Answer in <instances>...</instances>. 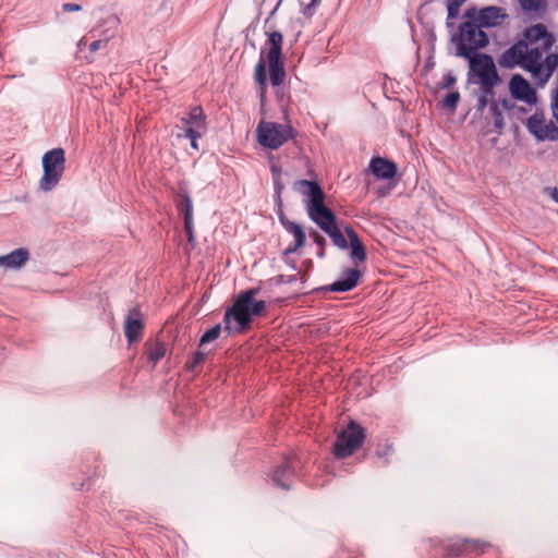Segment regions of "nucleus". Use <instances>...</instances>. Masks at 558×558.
Masks as SVG:
<instances>
[{
  "label": "nucleus",
  "instance_id": "nucleus-1",
  "mask_svg": "<svg viewBox=\"0 0 558 558\" xmlns=\"http://www.w3.org/2000/svg\"><path fill=\"white\" fill-rule=\"evenodd\" d=\"M555 37L544 24L527 27L523 38L506 49L498 58L501 68L520 66L539 85L548 82L558 65V54L547 53Z\"/></svg>",
  "mask_w": 558,
  "mask_h": 558
},
{
  "label": "nucleus",
  "instance_id": "nucleus-2",
  "mask_svg": "<svg viewBox=\"0 0 558 558\" xmlns=\"http://www.w3.org/2000/svg\"><path fill=\"white\" fill-rule=\"evenodd\" d=\"M296 190L306 197V210L308 217L314 221L326 234L329 235L331 242L338 248L344 251L350 248V257L357 263L366 260V248L361 242L357 233L350 227L344 228L345 235L337 226V219L330 208L325 205V193L316 181L299 180L295 183Z\"/></svg>",
  "mask_w": 558,
  "mask_h": 558
},
{
  "label": "nucleus",
  "instance_id": "nucleus-3",
  "mask_svg": "<svg viewBox=\"0 0 558 558\" xmlns=\"http://www.w3.org/2000/svg\"><path fill=\"white\" fill-rule=\"evenodd\" d=\"M257 289H248L239 294L233 305L223 316L225 330L229 333L248 328L252 317L262 315L266 310L265 301H256Z\"/></svg>",
  "mask_w": 558,
  "mask_h": 558
},
{
  "label": "nucleus",
  "instance_id": "nucleus-4",
  "mask_svg": "<svg viewBox=\"0 0 558 558\" xmlns=\"http://www.w3.org/2000/svg\"><path fill=\"white\" fill-rule=\"evenodd\" d=\"M451 43L456 46L457 57L470 58L487 46L488 36L477 23L466 21L460 24L458 33L451 37Z\"/></svg>",
  "mask_w": 558,
  "mask_h": 558
},
{
  "label": "nucleus",
  "instance_id": "nucleus-5",
  "mask_svg": "<svg viewBox=\"0 0 558 558\" xmlns=\"http://www.w3.org/2000/svg\"><path fill=\"white\" fill-rule=\"evenodd\" d=\"M287 123L260 121L256 129L258 143L269 149H278L296 135L295 129L288 121L287 110H283Z\"/></svg>",
  "mask_w": 558,
  "mask_h": 558
},
{
  "label": "nucleus",
  "instance_id": "nucleus-6",
  "mask_svg": "<svg viewBox=\"0 0 558 558\" xmlns=\"http://www.w3.org/2000/svg\"><path fill=\"white\" fill-rule=\"evenodd\" d=\"M365 437V429L354 421H350L347 428L337 435L332 453L338 459L350 457L362 447Z\"/></svg>",
  "mask_w": 558,
  "mask_h": 558
},
{
  "label": "nucleus",
  "instance_id": "nucleus-7",
  "mask_svg": "<svg viewBox=\"0 0 558 558\" xmlns=\"http://www.w3.org/2000/svg\"><path fill=\"white\" fill-rule=\"evenodd\" d=\"M282 44L283 36L280 32L267 33L266 45L268 46V51L266 59L269 64V78L274 86H280L286 76L284 64L281 59Z\"/></svg>",
  "mask_w": 558,
  "mask_h": 558
},
{
  "label": "nucleus",
  "instance_id": "nucleus-8",
  "mask_svg": "<svg viewBox=\"0 0 558 558\" xmlns=\"http://www.w3.org/2000/svg\"><path fill=\"white\" fill-rule=\"evenodd\" d=\"M64 162L65 157L62 148H54L44 155V174L39 181L40 190L51 191L59 183L64 170Z\"/></svg>",
  "mask_w": 558,
  "mask_h": 558
},
{
  "label": "nucleus",
  "instance_id": "nucleus-9",
  "mask_svg": "<svg viewBox=\"0 0 558 558\" xmlns=\"http://www.w3.org/2000/svg\"><path fill=\"white\" fill-rule=\"evenodd\" d=\"M465 59L469 60L470 71L478 77L481 86L494 88L500 82L494 60L489 54L475 53Z\"/></svg>",
  "mask_w": 558,
  "mask_h": 558
},
{
  "label": "nucleus",
  "instance_id": "nucleus-10",
  "mask_svg": "<svg viewBox=\"0 0 558 558\" xmlns=\"http://www.w3.org/2000/svg\"><path fill=\"white\" fill-rule=\"evenodd\" d=\"M464 17L476 20L477 24L483 27L500 26L508 17L505 9L499 7H486L480 11L470 8L464 12Z\"/></svg>",
  "mask_w": 558,
  "mask_h": 558
},
{
  "label": "nucleus",
  "instance_id": "nucleus-11",
  "mask_svg": "<svg viewBox=\"0 0 558 558\" xmlns=\"http://www.w3.org/2000/svg\"><path fill=\"white\" fill-rule=\"evenodd\" d=\"M526 128L529 132L536 137L537 141L558 140V126L551 120L546 122L542 113L532 114L527 119Z\"/></svg>",
  "mask_w": 558,
  "mask_h": 558
},
{
  "label": "nucleus",
  "instance_id": "nucleus-12",
  "mask_svg": "<svg viewBox=\"0 0 558 558\" xmlns=\"http://www.w3.org/2000/svg\"><path fill=\"white\" fill-rule=\"evenodd\" d=\"M298 464L299 461L295 457L286 458L272 472L271 480L274 484L282 489H290L295 477V468Z\"/></svg>",
  "mask_w": 558,
  "mask_h": 558
},
{
  "label": "nucleus",
  "instance_id": "nucleus-13",
  "mask_svg": "<svg viewBox=\"0 0 558 558\" xmlns=\"http://www.w3.org/2000/svg\"><path fill=\"white\" fill-rule=\"evenodd\" d=\"M144 330V320L140 307L131 308L124 320V335L129 343L138 341Z\"/></svg>",
  "mask_w": 558,
  "mask_h": 558
},
{
  "label": "nucleus",
  "instance_id": "nucleus-14",
  "mask_svg": "<svg viewBox=\"0 0 558 558\" xmlns=\"http://www.w3.org/2000/svg\"><path fill=\"white\" fill-rule=\"evenodd\" d=\"M488 546V543L482 542L480 539L456 538L449 543L448 550L453 556L464 554L481 555Z\"/></svg>",
  "mask_w": 558,
  "mask_h": 558
},
{
  "label": "nucleus",
  "instance_id": "nucleus-15",
  "mask_svg": "<svg viewBox=\"0 0 558 558\" xmlns=\"http://www.w3.org/2000/svg\"><path fill=\"white\" fill-rule=\"evenodd\" d=\"M175 203L179 211L182 213L184 217V230L187 235V240L192 242L194 240L192 198L186 191L180 190Z\"/></svg>",
  "mask_w": 558,
  "mask_h": 558
},
{
  "label": "nucleus",
  "instance_id": "nucleus-16",
  "mask_svg": "<svg viewBox=\"0 0 558 558\" xmlns=\"http://www.w3.org/2000/svg\"><path fill=\"white\" fill-rule=\"evenodd\" d=\"M509 89L511 96L514 99L523 100L527 104H533L536 101V94L534 89L531 87L529 82L520 74H515L511 77L509 83Z\"/></svg>",
  "mask_w": 558,
  "mask_h": 558
},
{
  "label": "nucleus",
  "instance_id": "nucleus-17",
  "mask_svg": "<svg viewBox=\"0 0 558 558\" xmlns=\"http://www.w3.org/2000/svg\"><path fill=\"white\" fill-rule=\"evenodd\" d=\"M362 277V272L356 268H345L341 277L333 281L329 287L328 290L331 292H348L354 289L360 279Z\"/></svg>",
  "mask_w": 558,
  "mask_h": 558
},
{
  "label": "nucleus",
  "instance_id": "nucleus-18",
  "mask_svg": "<svg viewBox=\"0 0 558 558\" xmlns=\"http://www.w3.org/2000/svg\"><path fill=\"white\" fill-rule=\"evenodd\" d=\"M369 171L380 180H391L397 174V165L393 161L383 157H373L369 161Z\"/></svg>",
  "mask_w": 558,
  "mask_h": 558
},
{
  "label": "nucleus",
  "instance_id": "nucleus-19",
  "mask_svg": "<svg viewBox=\"0 0 558 558\" xmlns=\"http://www.w3.org/2000/svg\"><path fill=\"white\" fill-rule=\"evenodd\" d=\"M279 220H280L281 225L283 226V228L290 234H292L293 238H294V243L290 244L284 250V254L286 255L292 254V253L296 252L298 248H300V247H302L304 245L305 240H306L305 232H304V230H303L301 225H299L296 222H293V221H290L287 217H284L282 215L279 217Z\"/></svg>",
  "mask_w": 558,
  "mask_h": 558
},
{
  "label": "nucleus",
  "instance_id": "nucleus-20",
  "mask_svg": "<svg viewBox=\"0 0 558 558\" xmlns=\"http://www.w3.org/2000/svg\"><path fill=\"white\" fill-rule=\"evenodd\" d=\"M181 123L184 125L183 130H192L197 133H206V116L199 106L193 107L186 117L181 119Z\"/></svg>",
  "mask_w": 558,
  "mask_h": 558
},
{
  "label": "nucleus",
  "instance_id": "nucleus-21",
  "mask_svg": "<svg viewBox=\"0 0 558 558\" xmlns=\"http://www.w3.org/2000/svg\"><path fill=\"white\" fill-rule=\"evenodd\" d=\"M29 259L27 248L20 247L7 255L0 256V267L5 269H21Z\"/></svg>",
  "mask_w": 558,
  "mask_h": 558
},
{
  "label": "nucleus",
  "instance_id": "nucleus-22",
  "mask_svg": "<svg viewBox=\"0 0 558 558\" xmlns=\"http://www.w3.org/2000/svg\"><path fill=\"white\" fill-rule=\"evenodd\" d=\"M146 345H147V356H148L149 361H151L156 364L162 357H165L167 348L163 342L153 341V342H147Z\"/></svg>",
  "mask_w": 558,
  "mask_h": 558
},
{
  "label": "nucleus",
  "instance_id": "nucleus-23",
  "mask_svg": "<svg viewBox=\"0 0 558 558\" xmlns=\"http://www.w3.org/2000/svg\"><path fill=\"white\" fill-rule=\"evenodd\" d=\"M264 50L260 52V58L255 68V81L262 89V98L264 97V90L266 88L267 75H266V60L264 57Z\"/></svg>",
  "mask_w": 558,
  "mask_h": 558
},
{
  "label": "nucleus",
  "instance_id": "nucleus-24",
  "mask_svg": "<svg viewBox=\"0 0 558 558\" xmlns=\"http://www.w3.org/2000/svg\"><path fill=\"white\" fill-rule=\"evenodd\" d=\"M494 88H488L486 86H481L478 92H476V110L483 112V110L487 107L488 102L490 104V99L494 96Z\"/></svg>",
  "mask_w": 558,
  "mask_h": 558
},
{
  "label": "nucleus",
  "instance_id": "nucleus-25",
  "mask_svg": "<svg viewBox=\"0 0 558 558\" xmlns=\"http://www.w3.org/2000/svg\"><path fill=\"white\" fill-rule=\"evenodd\" d=\"M95 33H96V29H93L89 33L90 39H93L89 44V52L90 53H94L97 50L105 48L108 44L109 38H111L114 35L116 31L110 32V29H107L105 32V37L99 38V39H94L96 37Z\"/></svg>",
  "mask_w": 558,
  "mask_h": 558
},
{
  "label": "nucleus",
  "instance_id": "nucleus-26",
  "mask_svg": "<svg viewBox=\"0 0 558 558\" xmlns=\"http://www.w3.org/2000/svg\"><path fill=\"white\" fill-rule=\"evenodd\" d=\"M488 109L493 118L494 126L498 130H501L504 128V114L499 104L492 99Z\"/></svg>",
  "mask_w": 558,
  "mask_h": 558
},
{
  "label": "nucleus",
  "instance_id": "nucleus-27",
  "mask_svg": "<svg viewBox=\"0 0 558 558\" xmlns=\"http://www.w3.org/2000/svg\"><path fill=\"white\" fill-rule=\"evenodd\" d=\"M522 10L526 12H539L546 8L545 0H518Z\"/></svg>",
  "mask_w": 558,
  "mask_h": 558
},
{
  "label": "nucleus",
  "instance_id": "nucleus-28",
  "mask_svg": "<svg viewBox=\"0 0 558 558\" xmlns=\"http://www.w3.org/2000/svg\"><path fill=\"white\" fill-rule=\"evenodd\" d=\"M466 0H447V12H448V19H447V26L451 27L453 23L450 22V20L456 19L459 14V10L461 5Z\"/></svg>",
  "mask_w": 558,
  "mask_h": 558
},
{
  "label": "nucleus",
  "instance_id": "nucleus-29",
  "mask_svg": "<svg viewBox=\"0 0 558 558\" xmlns=\"http://www.w3.org/2000/svg\"><path fill=\"white\" fill-rule=\"evenodd\" d=\"M460 100L459 92H451L441 100V107L450 112H454Z\"/></svg>",
  "mask_w": 558,
  "mask_h": 558
},
{
  "label": "nucleus",
  "instance_id": "nucleus-30",
  "mask_svg": "<svg viewBox=\"0 0 558 558\" xmlns=\"http://www.w3.org/2000/svg\"><path fill=\"white\" fill-rule=\"evenodd\" d=\"M220 332H221V326L219 324L214 326L213 328L207 330L202 336L201 341H199V345H204V344H206L208 342H211V341L216 340L220 336Z\"/></svg>",
  "mask_w": 558,
  "mask_h": 558
},
{
  "label": "nucleus",
  "instance_id": "nucleus-31",
  "mask_svg": "<svg viewBox=\"0 0 558 558\" xmlns=\"http://www.w3.org/2000/svg\"><path fill=\"white\" fill-rule=\"evenodd\" d=\"M205 133H197L192 130H183V134H179L178 137H186L191 141V146L193 149L198 150V138L203 137Z\"/></svg>",
  "mask_w": 558,
  "mask_h": 558
},
{
  "label": "nucleus",
  "instance_id": "nucleus-32",
  "mask_svg": "<svg viewBox=\"0 0 558 558\" xmlns=\"http://www.w3.org/2000/svg\"><path fill=\"white\" fill-rule=\"evenodd\" d=\"M550 109L553 112V117L558 122V90L557 89H553V92H551Z\"/></svg>",
  "mask_w": 558,
  "mask_h": 558
},
{
  "label": "nucleus",
  "instance_id": "nucleus-33",
  "mask_svg": "<svg viewBox=\"0 0 558 558\" xmlns=\"http://www.w3.org/2000/svg\"><path fill=\"white\" fill-rule=\"evenodd\" d=\"M206 354L197 351L194 353L192 361L189 363L187 367L190 369H194L196 366L202 364L205 361Z\"/></svg>",
  "mask_w": 558,
  "mask_h": 558
},
{
  "label": "nucleus",
  "instance_id": "nucleus-34",
  "mask_svg": "<svg viewBox=\"0 0 558 558\" xmlns=\"http://www.w3.org/2000/svg\"><path fill=\"white\" fill-rule=\"evenodd\" d=\"M456 76L451 73H448L442 77L441 82L439 83V87L442 89H448L456 83Z\"/></svg>",
  "mask_w": 558,
  "mask_h": 558
},
{
  "label": "nucleus",
  "instance_id": "nucleus-35",
  "mask_svg": "<svg viewBox=\"0 0 558 558\" xmlns=\"http://www.w3.org/2000/svg\"><path fill=\"white\" fill-rule=\"evenodd\" d=\"M313 239H314V242L317 244V246L322 250H325V246H326V240L323 235H320L318 232H313Z\"/></svg>",
  "mask_w": 558,
  "mask_h": 558
},
{
  "label": "nucleus",
  "instance_id": "nucleus-36",
  "mask_svg": "<svg viewBox=\"0 0 558 558\" xmlns=\"http://www.w3.org/2000/svg\"><path fill=\"white\" fill-rule=\"evenodd\" d=\"M317 4L318 0H311V2L304 8L303 14L306 16H312Z\"/></svg>",
  "mask_w": 558,
  "mask_h": 558
},
{
  "label": "nucleus",
  "instance_id": "nucleus-37",
  "mask_svg": "<svg viewBox=\"0 0 558 558\" xmlns=\"http://www.w3.org/2000/svg\"><path fill=\"white\" fill-rule=\"evenodd\" d=\"M392 450H393L392 445L386 444L385 445V449L378 448L377 451H376V454L379 458H384V457L390 454V452H392Z\"/></svg>",
  "mask_w": 558,
  "mask_h": 558
},
{
  "label": "nucleus",
  "instance_id": "nucleus-38",
  "mask_svg": "<svg viewBox=\"0 0 558 558\" xmlns=\"http://www.w3.org/2000/svg\"><path fill=\"white\" fill-rule=\"evenodd\" d=\"M86 44H87L86 38H83V39H81V40L77 43V49H78V51H77V58H82V57L80 56V53L82 52L83 46H86ZM83 58H84L85 60H87V61H90V60H92V58H89L88 56H84Z\"/></svg>",
  "mask_w": 558,
  "mask_h": 558
},
{
  "label": "nucleus",
  "instance_id": "nucleus-39",
  "mask_svg": "<svg viewBox=\"0 0 558 558\" xmlns=\"http://www.w3.org/2000/svg\"><path fill=\"white\" fill-rule=\"evenodd\" d=\"M107 23L110 24L112 27H117L119 20L116 16H110L108 17Z\"/></svg>",
  "mask_w": 558,
  "mask_h": 558
},
{
  "label": "nucleus",
  "instance_id": "nucleus-40",
  "mask_svg": "<svg viewBox=\"0 0 558 558\" xmlns=\"http://www.w3.org/2000/svg\"><path fill=\"white\" fill-rule=\"evenodd\" d=\"M551 197L556 203H558V189H554Z\"/></svg>",
  "mask_w": 558,
  "mask_h": 558
},
{
  "label": "nucleus",
  "instance_id": "nucleus-41",
  "mask_svg": "<svg viewBox=\"0 0 558 558\" xmlns=\"http://www.w3.org/2000/svg\"><path fill=\"white\" fill-rule=\"evenodd\" d=\"M62 9H63V11L70 12V10H71L70 3H64L62 5Z\"/></svg>",
  "mask_w": 558,
  "mask_h": 558
},
{
  "label": "nucleus",
  "instance_id": "nucleus-42",
  "mask_svg": "<svg viewBox=\"0 0 558 558\" xmlns=\"http://www.w3.org/2000/svg\"><path fill=\"white\" fill-rule=\"evenodd\" d=\"M81 7L78 4L72 3V12L80 11Z\"/></svg>",
  "mask_w": 558,
  "mask_h": 558
},
{
  "label": "nucleus",
  "instance_id": "nucleus-43",
  "mask_svg": "<svg viewBox=\"0 0 558 558\" xmlns=\"http://www.w3.org/2000/svg\"><path fill=\"white\" fill-rule=\"evenodd\" d=\"M317 256L320 257V258L324 257L325 256V250L319 248V252L317 253Z\"/></svg>",
  "mask_w": 558,
  "mask_h": 558
},
{
  "label": "nucleus",
  "instance_id": "nucleus-44",
  "mask_svg": "<svg viewBox=\"0 0 558 558\" xmlns=\"http://www.w3.org/2000/svg\"><path fill=\"white\" fill-rule=\"evenodd\" d=\"M282 1H283V0H279V2H278V4H277V7L275 8V11L278 9V7L281 4V2H282Z\"/></svg>",
  "mask_w": 558,
  "mask_h": 558
},
{
  "label": "nucleus",
  "instance_id": "nucleus-45",
  "mask_svg": "<svg viewBox=\"0 0 558 558\" xmlns=\"http://www.w3.org/2000/svg\"><path fill=\"white\" fill-rule=\"evenodd\" d=\"M272 172H278V169L276 167H272Z\"/></svg>",
  "mask_w": 558,
  "mask_h": 558
}]
</instances>
